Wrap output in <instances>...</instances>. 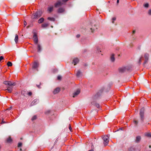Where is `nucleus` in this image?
Listing matches in <instances>:
<instances>
[{
  "label": "nucleus",
  "instance_id": "19",
  "mask_svg": "<svg viewBox=\"0 0 151 151\" xmlns=\"http://www.w3.org/2000/svg\"><path fill=\"white\" fill-rule=\"evenodd\" d=\"M64 9L62 8H60L58 9V12L59 13H62L64 12Z\"/></svg>",
  "mask_w": 151,
  "mask_h": 151
},
{
  "label": "nucleus",
  "instance_id": "36",
  "mask_svg": "<svg viewBox=\"0 0 151 151\" xmlns=\"http://www.w3.org/2000/svg\"><path fill=\"white\" fill-rule=\"evenodd\" d=\"M68 127H69V128L70 131H71V130L72 129V128H71V125L70 124H69V125Z\"/></svg>",
  "mask_w": 151,
  "mask_h": 151
},
{
  "label": "nucleus",
  "instance_id": "15",
  "mask_svg": "<svg viewBox=\"0 0 151 151\" xmlns=\"http://www.w3.org/2000/svg\"><path fill=\"white\" fill-rule=\"evenodd\" d=\"M91 104L95 106L96 107L98 108H100V106L99 104L96 103L95 102L93 101L91 102Z\"/></svg>",
  "mask_w": 151,
  "mask_h": 151
},
{
  "label": "nucleus",
  "instance_id": "22",
  "mask_svg": "<svg viewBox=\"0 0 151 151\" xmlns=\"http://www.w3.org/2000/svg\"><path fill=\"white\" fill-rule=\"evenodd\" d=\"M49 26V24L48 23H44L42 24V28H45Z\"/></svg>",
  "mask_w": 151,
  "mask_h": 151
},
{
  "label": "nucleus",
  "instance_id": "28",
  "mask_svg": "<svg viewBox=\"0 0 151 151\" xmlns=\"http://www.w3.org/2000/svg\"><path fill=\"white\" fill-rule=\"evenodd\" d=\"M47 19L51 21H54L55 20V19L53 17H48Z\"/></svg>",
  "mask_w": 151,
  "mask_h": 151
},
{
  "label": "nucleus",
  "instance_id": "51",
  "mask_svg": "<svg viewBox=\"0 0 151 151\" xmlns=\"http://www.w3.org/2000/svg\"><path fill=\"white\" fill-rule=\"evenodd\" d=\"M119 0H117V2H116L117 3V4H118L119 3Z\"/></svg>",
  "mask_w": 151,
  "mask_h": 151
},
{
  "label": "nucleus",
  "instance_id": "43",
  "mask_svg": "<svg viewBox=\"0 0 151 151\" xmlns=\"http://www.w3.org/2000/svg\"><path fill=\"white\" fill-rule=\"evenodd\" d=\"M4 59V57L2 56H1L0 57V61H1V60Z\"/></svg>",
  "mask_w": 151,
  "mask_h": 151
},
{
  "label": "nucleus",
  "instance_id": "21",
  "mask_svg": "<svg viewBox=\"0 0 151 151\" xmlns=\"http://www.w3.org/2000/svg\"><path fill=\"white\" fill-rule=\"evenodd\" d=\"M82 74V73L81 72L80 70H78L76 73V75L77 77H80Z\"/></svg>",
  "mask_w": 151,
  "mask_h": 151
},
{
  "label": "nucleus",
  "instance_id": "58",
  "mask_svg": "<svg viewBox=\"0 0 151 151\" xmlns=\"http://www.w3.org/2000/svg\"><path fill=\"white\" fill-rule=\"evenodd\" d=\"M57 141V140H55V142H56V141Z\"/></svg>",
  "mask_w": 151,
  "mask_h": 151
},
{
  "label": "nucleus",
  "instance_id": "34",
  "mask_svg": "<svg viewBox=\"0 0 151 151\" xmlns=\"http://www.w3.org/2000/svg\"><path fill=\"white\" fill-rule=\"evenodd\" d=\"M8 123V122H6L4 121V119H3L2 120V122L1 123V124H4V123Z\"/></svg>",
  "mask_w": 151,
  "mask_h": 151
},
{
  "label": "nucleus",
  "instance_id": "3",
  "mask_svg": "<svg viewBox=\"0 0 151 151\" xmlns=\"http://www.w3.org/2000/svg\"><path fill=\"white\" fill-rule=\"evenodd\" d=\"M145 109L144 107L142 108L140 110L139 116L141 122H143L145 119L144 112Z\"/></svg>",
  "mask_w": 151,
  "mask_h": 151
},
{
  "label": "nucleus",
  "instance_id": "23",
  "mask_svg": "<svg viewBox=\"0 0 151 151\" xmlns=\"http://www.w3.org/2000/svg\"><path fill=\"white\" fill-rule=\"evenodd\" d=\"M18 36L17 34H16L15 35V37L14 39V41L16 43H17L18 42Z\"/></svg>",
  "mask_w": 151,
  "mask_h": 151
},
{
  "label": "nucleus",
  "instance_id": "53",
  "mask_svg": "<svg viewBox=\"0 0 151 151\" xmlns=\"http://www.w3.org/2000/svg\"><path fill=\"white\" fill-rule=\"evenodd\" d=\"M149 148H151V145H149Z\"/></svg>",
  "mask_w": 151,
  "mask_h": 151
},
{
  "label": "nucleus",
  "instance_id": "12",
  "mask_svg": "<svg viewBox=\"0 0 151 151\" xmlns=\"http://www.w3.org/2000/svg\"><path fill=\"white\" fill-rule=\"evenodd\" d=\"M79 61V59L77 58H75L73 59L72 63L74 64V65H76L78 63Z\"/></svg>",
  "mask_w": 151,
  "mask_h": 151
},
{
  "label": "nucleus",
  "instance_id": "18",
  "mask_svg": "<svg viewBox=\"0 0 151 151\" xmlns=\"http://www.w3.org/2000/svg\"><path fill=\"white\" fill-rule=\"evenodd\" d=\"M37 51L38 52H40L41 50V45L39 44H37Z\"/></svg>",
  "mask_w": 151,
  "mask_h": 151
},
{
  "label": "nucleus",
  "instance_id": "41",
  "mask_svg": "<svg viewBox=\"0 0 151 151\" xmlns=\"http://www.w3.org/2000/svg\"><path fill=\"white\" fill-rule=\"evenodd\" d=\"M26 25H27V22H26L25 21H24V27L26 26Z\"/></svg>",
  "mask_w": 151,
  "mask_h": 151
},
{
  "label": "nucleus",
  "instance_id": "35",
  "mask_svg": "<svg viewBox=\"0 0 151 151\" xmlns=\"http://www.w3.org/2000/svg\"><path fill=\"white\" fill-rule=\"evenodd\" d=\"M144 6L145 7L147 8L149 6V4L148 3H146L145 4Z\"/></svg>",
  "mask_w": 151,
  "mask_h": 151
},
{
  "label": "nucleus",
  "instance_id": "25",
  "mask_svg": "<svg viewBox=\"0 0 151 151\" xmlns=\"http://www.w3.org/2000/svg\"><path fill=\"white\" fill-rule=\"evenodd\" d=\"M12 141V140L10 137H9L6 140V142L7 143H11Z\"/></svg>",
  "mask_w": 151,
  "mask_h": 151
},
{
  "label": "nucleus",
  "instance_id": "48",
  "mask_svg": "<svg viewBox=\"0 0 151 151\" xmlns=\"http://www.w3.org/2000/svg\"><path fill=\"white\" fill-rule=\"evenodd\" d=\"M50 110H48L47 111L45 112V114H47L50 113Z\"/></svg>",
  "mask_w": 151,
  "mask_h": 151
},
{
  "label": "nucleus",
  "instance_id": "24",
  "mask_svg": "<svg viewBox=\"0 0 151 151\" xmlns=\"http://www.w3.org/2000/svg\"><path fill=\"white\" fill-rule=\"evenodd\" d=\"M44 18L42 17L41 18L38 20V22L39 23H41L44 21Z\"/></svg>",
  "mask_w": 151,
  "mask_h": 151
},
{
  "label": "nucleus",
  "instance_id": "39",
  "mask_svg": "<svg viewBox=\"0 0 151 151\" xmlns=\"http://www.w3.org/2000/svg\"><path fill=\"white\" fill-rule=\"evenodd\" d=\"M61 77L60 76H58L57 77V79L58 80H61Z\"/></svg>",
  "mask_w": 151,
  "mask_h": 151
},
{
  "label": "nucleus",
  "instance_id": "27",
  "mask_svg": "<svg viewBox=\"0 0 151 151\" xmlns=\"http://www.w3.org/2000/svg\"><path fill=\"white\" fill-rule=\"evenodd\" d=\"M145 136L148 137H151V133H146L145 134Z\"/></svg>",
  "mask_w": 151,
  "mask_h": 151
},
{
  "label": "nucleus",
  "instance_id": "4",
  "mask_svg": "<svg viewBox=\"0 0 151 151\" xmlns=\"http://www.w3.org/2000/svg\"><path fill=\"white\" fill-rule=\"evenodd\" d=\"M42 14L41 11H37L33 14L32 17L33 19L38 18L42 16Z\"/></svg>",
  "mask_w": 151,
  "mask_h": 151
},
{
  "label": "nucleus",
  "instance_id": "60",
  "mask_svg": "<svg viewBox=\"0 0 151 151\" xmlns=\"http://www.w3.org/2000/svg\"><path fill=\"white\" fill-rule=\"evenodd\" d=\"M1 148V146H0V149Z\"/></svg>",
  "mask_w": 151,
  "mask_h": 151
},
{
  "label": "nucleus",
  "instance_id": "50",
  "mask_svg": "<svg viewBox=\"0 0 151 151\" xmlns=\"http://www.w3.org/2000/svg\"><path fill=\"white\" fill-rule=\"evenodd\" d=\"M135 32V30H133L132 32V33H133V34H134Z\"/></svg>",
  "mask_w": 151,
  "mask_h": 151
},
{
  "label": "nucleus",
  "instance_id": "30",
  "mask_svg": "<svg viewBox=\"0 0 151 151\" xmlns=\"http://www.w3.org/2000/svg\"><path fill=\"white\" fill-rule=\"evenodd\" d=\"M36 119H37V116L36 115H35L32 117L31 119L32 121H33L34 120Z\"/></svg>",
  "mask_w": 151,
  "mask_h": 151
},
{
  "label": "nucleus",
  "instance_id": "8",
  "mask_svg": "<svg viewBox=\"0 0 151 151\" xmlns=\"http://www.w3.org/2000/svg\"><path fill=\"white\" fill-rule=\"evenodd\" d=\"M63 4L60 1H58L57 2L54 4V6L55 7L57 8L58 7L61 6Z\"/></svg>",
  "mask_w": 151,
  "mask_h": 151
},
{
  "label": "nucleus",
  "instance_id": "33",
  "mask_svg": "<svg viewBox=\"0 0 151 151\" xmlns=\"http://www.w3.org/2000/svg\"><path fill=\"white\" fill-rule=\"evenodd\" d=\"M22 145V143L21 142H19L18 143V147H21Z\"/></svg>",
  "mask_w": 151,
  "mask_h": 151
},
{
  "label": "nucleus",
  "instance_id": "10",
  "mask_svg": "<svg viewBox=\"0 0 151 151\" xmlns=\"http://www.w3.org/2000/svg\"><path fill=\"white\" fill-rule=\"evenodd\" d=\"M60 87H57L54 89L52 93L54 94H56L60 91Z\"/></svg>",
  "mask_w": 151,
  "mask_h": 151
},
{
  "label": "nucleus",
  "instance_id": "14",
  "mask_svg": "<svg viewBox=\"0 0 151 151\" xmlns=\"http://www.w3.org/2000/svg\"><path fill=\"white\" fill-rule=\"evenodd\" d=\"M80 92V91L79 89L77 90L73 94V97H75L76 96L78 95L79 94Z\"/></svg>",
  "mask_w": 151,
  "mask_h": 151
},
{
  "label": "nucleus",
  "instance_id": "45",
  "mask_svg": "<svg viewBox=\"0 0 151 151\" xmlns=\"http://www.w3.org/2000/svg\"><path fill=\"white\" fill-rule=\"evenodd\" d=\"M90 29L91 30V32L92 33H93L94 32V29H93V28H91Z\"/></svg>",
  "mask_w": 151,
  "mask_h": 151
},
{
  "label": "nucleus",
  "instance_id": "40",
  "mask_svg": "<svg viewBox=\"0 0 151 151\" xmlns=\"http://www.w3.org/2000/svg\"><path fill=\"white\" fill-rule=\"evenodd\" d=\"M41 84V83H40L39 85L37 84L36 86L37 87L39 88H41L40 86Z\"/></svg>",
  "mask_w": 151,
  "mask_h": 151
},
{
  "label": "nucleus",
  "instance_id": "59",
  "mask_svg": "<svg viewBox=\"0 0 151 151\" xmlns=\"http://www.w3.org/2000/svg\"><path fill=\"white\" fill-rule=\"evenodd\" d=\"M57 141V140H55V142H56V141Z\"/></svg>",
  "mask_w": 151,
  "mask_h": 151
},
{
  "label": "nucleus",
  "instance_id": "6",
  "mask_svg": "<svg viewBox=\"0 0 151 151\" xmlns=\"http://www.w3.org/2000/svg\"><path fill=\"white\" fill-rule=\"evenodd\" d=\"M102 138L104 140V144L106 146L108 145L109 143V137L107 135H104Z\"/></svg>",
  "mask_w": 151,
  "mask_h": 151
},
{
  "label": "nucleus",
  "instance_id": "42",
  "mask_svg": "<svg viewBox=\"0 0 151 151\" xmlns=\"http://www.w3.org/2000/svg\"><path fill=\"white\" fill-rule=\"evenodd\" d=\"M148 14L149 15H151V9H150L148 12Z\"/></svg>",
  "mask_w": 151,
  "mask_h": 151
},
{
  "label": "nucleus",
  "instance_id": "31",
  "mask_svg": "<svg viewBox=\"0 0 151 151\" xmlns=\"http://www.w3.org/2000/svg\"><path fill=\"white\" fill-rule=\"evenodd\" d=\"M133 122L135 124L136 126H137V125L138 122L137 121L134 119L133 121Z\"/></svg>",
  "mask_w": 151,
  "mask_h": 151
},
{
  "label": "nucleus",
  "instance_id": "46",
  "mask_svg": "<svg viewBox=\"0 0 151 151\" xmlns=\"http://www.w3.org/2000/svg\"><path fill=\"white\" fill-rule=\"evenodd\" d=\"M80 37V35L79 34H78L77 35H76V37L77 38H78L79 37Z\"/></svg>",
  "mask_w": 151,
  "mask_h": 151
},
{
  "label": "nucleus",
  "instance_id": "5",
  "mask_svg": "<svg viewBox=\"0 0 151 151\" xmlns=\"http://www.w3.org/2000/svg\"><path fill=\"white\" fill-rule=\"evenodd\" d=\"M39 63L36 61H35L32 64V69L33 70H36L37 71H38V68L39 67Z\"/></svg>",
  "mask_w": 151,
  "mask_h": 151
},
{
  "label": "nucleus",
  "instance_id": "38",
  "mask_svg": "<svg viewBox=\"0 0 151 151\" xmlns=\"http://www.w3.org/2000/svg\"><path fill=\"white\" fill-rule=\"evenodd\" d=\"M32 94V93L31 92H27V94H28V95H29V96H31Z\"/></svg>",
  "mask_w": 151,
  "mask_h": 151
},
{
  "label": "nucleus",
  "instance_id": "44",
  "mask_svg": "<svg viewBox=\"0 0 151 151\" xmlns=\"http://www.w3.org/2000/svg\"><path fill=\"white\" fill-rule=\"evenodd\" d=\"M142 57H141L140 59H139V63H140L141 62V59H142Z\"/></svg>",
  "mask_w": 151,
  "mask_h": 151
},
{
  "label": "nucleus",
  "instance_id": "1",
  "mask_svg": "<svg viewBox=\"0 0 151 151\" xmlns=\"http://www.w3.org/2000/svg\"><path fill=\"white\" fill-rule=\"evenodd\" d=\"M3 83L6 85L8 86L7 87V89L5 90V91L7 90L9 93H12L13 88V86L16 85L15 83H12L10 81H5Z\"/></svg>",
  "mask_w": 151,
  "mask_h": 151
},
{
  "label": "nucleus",
  "instance_id": "49",
  "mask_svg": "<svg viewBox=\"0 0 151 151\" xmlns=\"http://www.w3.org/2000/svg\"><path fill=\"white\" fill-rule=\"evenodd\" d=\"M12 108V106H11L8 108H7V110H10V109H11Z\"/></svg>",
  "mask_w": 151,
  "mask_h": 151
},
{
  "label": "nucleus",
  "instance_id": "47",
  "mask_svg": "<svg viewBox=\"0 0 151 151\" xmlns=\"http://www.w3.org/2000/svg\"><path fill=\"white\" fill-rule=\"evenodd\" d=\"M62 1L63 2H67L69 0H62Z\"/></svg>",
  "mask_w": 151,
  "mask_h": 151
},
{
  "label": "nucleus",
  "instance_id": "56",
  "mask_svg": "<svg viewBox=\"0 0 151 151\" xmlns=\"http://www.w3.org/2000/svg\"><path fill=\"white\" fill-rule=\"evenodd\" d=\"M119 129V130H117V131H119V129Z\"/></svg>",
  "mask_w": 151,
  "mask_h": 151
},
{
  "label": "nucleus",
  "instance_id": "17",
  "mask_svg": "<svg viewBox=\"0 0 151 151\" xmlns=\"http://www.w3.org/2000/svg\"><path fill=\"white\" fill-rule=\"evenodd\" d=\"M141 139V137L140 136H137L136 137L135 142L137 143H139Z\"/></svg>",
  "mask_w": 151,
  "mask_h": 151
},
{
  "label": "nucleus",
  "instance_id": "52",
  "mask_svg": "<svg viewBox=\"0 0 151 151\" xmlns=\"http://www.w3.org/2000/svg\"><path fill=\"white\" fill-rule=\"evenodd\" d=\"M22 151V149L21 148H20V151Z\"/></svg>",
  "mask_w": 151,
  "mask_h": 151
},
{
  "label": "nucleus",
  "instance_id": "20",
  "mask_svg": "<svg viewBox=\"0 0 151 151\" xmlns=\"http://www.w3.org/2000/svg\"><path fill=\"white\" fill-rule=\"evenodd\" d=\"M21 94L24 96H26L27 94V91L23 90L22 91Z\"/></svg>",
  "mask_w": 151,
  "mask_h": 151
},
{
  "label": "nucleus",
  "instance_id": "55",
  "mask_svg": "<svg viewBox=\"0 0 151 151\" xmlns=\"http://www.w3.org/2000/svg\"><path fill=\"white\" fill-rule=\"evenodd\" d=\"M97 50H99V49H98V48H97Z\"/></svg>",
  "mask_w": 151,
  "mask_h": 151
},
{
  "label": "nucleus",
  "instance_id": "29",
  "mask_svg": "<svg viewBox=\"0 0 151 151\" xmlns=\"http://www.w3.org/2000/svg\"><path fill=\"white\" fill-rule=\"evenodd\" d=\"M12 63L9 61L7 62V65L8 66H12Z\"/></svg>",
  "mask_w": 151,
  "mask_h": 151
},
{
  "label": "nucleus",
  "instance_id": "13",
  "mask_svg": "<svg viewBox=\"0 0 151 151\" xmlns=\"http://www.w3.org/2000/svg\"><path fill=\"white\" fill-rule=\"evenodd\" d=\"M128 151H139L138 150L136 149L134 146H132L129 147L128 149Z\"/></svg>",
  "mask_w": 151,
  "mask_h": 151
},
{
  "label": "nucleus",
  "instance_id": "2",
  "mask_svg": "<svg viewBox=\"0 0 151 151\" xmlns=\"http://www.w3.org/2000/svg\"><path fill=\"white\" fill-rule=\"evenodd\" d=\"M132 67L131 66H126L119 68L118 69V71L120 73H123L127 71H129L131 70Z\"/></svg>",
  "mask_w": 151,
  "mask_h": 151
},
{
  "label": "nucleus",
  "instance_id": "54",
  "mask_svg": "<svg viewBox=\"0 0 151 151\" xmlns=\"http://www.w3.org/2000/svg\"><path fill=\"white\" fill-rule=\"evenodd\" d=\"M84 65L85 66H86V64H84Z\"/></svg>",
  "mask_w": 151,
  "mask_h": 151
},
{
  "label": "nucleus",
  "instance_id": "57",
  "mask_svg": "<svg viewBox=\"0 0 151 151\" xmlns=\"http://www.w3.org/2000/svg\"><path fill=\"white\" fill-rule=\"evenodd\" d=\"M57 141V140H55V142H56V141Z\"/></svg>",
  "mask_w": 151,
  "mask_h": 151
},
{
  "label": "nucleus",
  "instance_id": "7",
  "mask_svg": "<svg viewBox=\"0 0 151 151\" xmlns=\"http://www.w3.org/2000/svg\"><path fill=\"white\" fill-rule=\"evenodd\" d=\"M149 54L147 53H145L144 55V57L145 59L144 62L143 63V64L145 65L147 63L149 60Z\"/></svg>",
  "mask_w": 151,
  "mask_h": 151
},
{
  "label": "nucleus",
  "instance_id": "37",
  "mask_svg": "<svg viewBox=\"0 0 151 151\" xmlns=\"http://www.w3.org/2000/svg\"><path fill=\"white\" fill-rule=\"evenodd\" d=\"M112 19L113 20V21H112V23H114V21L116 19V18L115 17H113Z\"/></svg>",
  "mask_w": 151,
  "mask_h": 151
},
{
  "label": "nucleus",
  "instance_id": "11",
  "mask_svg": "<svg viewBox=\"0 0 151 151\" xmlns=\"http://www.w3.org/2000/svg\"><path fill=\"white\" fill-rule=\"evenodd\" d=\"M102 91H100L99 92H98L94 96V99H96L98 98L101 95L100 93H102Z\"/></svg>",
  "mask_w": 151,
  "mask_h": 151
},
{
  "label": "nucleus",
  "instance_id": "26",
  "mask_svg": "<svg viewBox=\"0 0 151 151\" xmlns=\"http://www.w3.org/2000/svg\"><path fill=\"white\" fill-rule=\"evenodd\" d=\"M111 60L112 62H114L115 60V58L114 57V55H112L111 57Z\"/></svg>",
  "mask_w": 151,
  "mask_h": 151
},
{
  "label": "nucleus",
  "instance_id": "16",
  "mask_svg": "<svg viewBox=\"0 0 151 151\" xmlns=\"http://www.w3.org/2000/svg\"><path fill=\"white\" fill-rule=\"evenodd\" d=\"M53 6H49L48 7L47 10L49 13H51L53 10Z\"/></svg>",
  "mask_w": 151,
  "mask_h": 151
},
{
  "label": "nucleus",
  "instance_id": "9",
  "mask_svg": "<svg viewBox=\"0 0 151 151\" xmlns=\"http://www.w3.org/2000/svg\"><path fill=\"white\" fill-rule=\"evenodd\" d=\"M34 41L35 44H38V39L37 35L35 33L33 35Z\"/></svg>",
  "mask_w": 151,
  "mask_h": 151
},
{
  "label": "nucleus",
  "instance_id": "32",
  "mask_svg": "<svg viewBox=\"0 0 151 151\" xmlns=\"http://www.w3.org/2000/svg\"><path fill=\"white\" fill-rule=\"evenodd\" d=\"M91 144L92 145V146H91L92 149L89 150L88 151H94V150H93V147H94L93 144V143H91Z\"/></svg>",
  "mask_w": 151,
  "mask_h": 151
}]
</instances>
